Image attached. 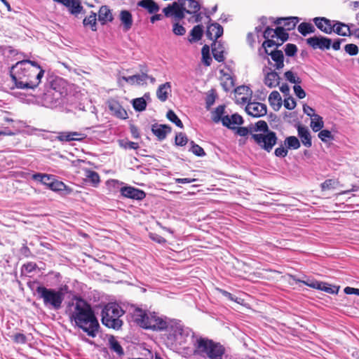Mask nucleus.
I'll use <instances>...</instances> for the list:
<instances>
[{
	"instance_id": "1",
	"label": "nucleus",
	"mask_w": 359,
	"mask_h": 359,
	"mask_svg": "<svg viewBox=\"0 0 359 359\" xmlns=\"http://www.w3.org/2000/svg\"><path fill=\"white\" fill-rule=\"evenodd\" d=\"M72 323L81 329L90 337H95L99 332L100 324L91 306L84 299L75 297L67 307Z\"/></svg>"
},
{
	"instance_id": "2",
	"label": "nucleus",
	"mask_w": 359,
	"mask_h": 359,
	"mask_svg": "<svg viewBox=\"0 0 359 359\" xmlns=\"http://www.w3.org/2000/svg\"><path fill=\"white\" fill-rule=\"evenodd\" d=\"M10 74L18 88L34 89L41 83L44 70L34 61L22 60L11 68Z\"/></svg>"
},
{
	"instance_id": "3",
	"label": "nucleus",
	"mask_w": 359,
	"mask_h": 359,
	"mask_svg": "<svg viewBox=\"0 0 359 359\" xmlns=\"http://www.w3.org/2000/svg\"><path fill=\"white\" fill-rule=\"evenodd\" d=\"M194 354L203 359H226V348L219 342L198 337L194 341Z\"/></svg>"
},
{
	"instance_id": "4",
	"label": "nucleus",
	"mask_w": 359,
	"mask_h": 359,
	"mask_svg": "<svg viewBox=\"0 0 359 359\" xmlns=\"http://www.w3.org/2000/svg\"><path fill=\"white\" fill-rule=\"evenodd\" d=\"M169 318L156 312L143 310L136 306V325L144 330L162 332L168 330Z\"/></svg>"
},
{
	"instance_id": "5",
	"label": "nucleus",
	"mask_w": 359,
	"mask_h": 359,
	"mask_svg": "<svg viewBox=\"0 0 359 359\" xmlns=\"http://www.w3.org/2000/svg\"><path fill=\"white\" fill-rule=\"evenodd\" d=\"M201 0H177L163 9L165 17H173L180 21L184 18L185 13L195 14L201 9Z\"/></svg>"
},
{
	"instance_id": "6",
	"label": "nucleus",
	"mask_w": 359,
	"mask_h": 359,
	"mask_svg": "<svg viewBox=\"0 0 359 359\" xmlns=\"http://www.w3.org/2000/svg\"><path fill=\"white\" fill-rule=\"evenodd\" d=\"M124 314L122 308L115 302L106 304L101 313L102 323L109 328L118 330L123 324L120 318Z\"/></svg>"
},
{
	"instance_id": "7",
	"label": "nucleus",
	"mask_w": 359,
	"mask_h": 359,
	"mask_svg": "<svg viewBox=\"0 0 359 359\" xmlns=\"http://www.w3.org/2000/svg\"><path fill=\"white\" fill-rule=\"evenodd\" d=\"M39 297L43 299V305L50 309L58 310L64 300V294L60 290L39 286L36 290Z\"/></svg>"
},
{
	"instance_id": "8",
	"label": "nucleus",
	"mask_w": 359,
	"mask_h": 359,
	"mask_svg": "<svg viewBox=\"0 0 359 359\" xmlns=\"http://www.w3.org/2000/svg\"><path fill=\"white\" fill-rule=\"evenodd\" d=\"M169 325L166 331L170 332L175 341H178L180 344H185L189 339H191L192 345L194 346V341L196 337L194 332L189 327H184L180 323V322L176 321L175 320L170 319Z\"/></svg>"
},
{
	"instance_id": "9",
	"label": "nucleus",
	"mask_w": 359,
	"mask_h": 359,
	"mask_svg": "<svg viewBox=\"0 0 359 359\" xmlns=\"http://www.w3.org/2000/svg\"><path fill=\"white\" fill-rule=\"evenodd\" d=\"M252 138L260 147L261 149L270 152L276 144L278 137L273 131H268L267 133L252 134Z\"/></svg>"
},
{
	"instance_id": "10",
	"label": "nucleus",
	"mask_w": 359,
	"mask_h": 359,
	"mask_svg": "<svg viewBox=\"0 0 359 359\" xmlns=\"http://www.w3.org/2000/svg\"><path fill=\"white\" fill-rule=\"evenodd\" d=\"M306 43L313 49L321 50H329L332 45V40L323 36H314L306 39Z\"/></svg>"
},
{
	"instance_id": "11",
	"label": "nucleus",
	"mask_w": 359,
	"mask_h": 359,
	"mask_svg": "<svg viewBox=\"0 0 359 359\" xmlns=\"http://www.w3.org/2000/svg\"><path fill=\"white\" fill-rule=\"evenodd\" d=\"M54 2L61 4L66 7L70 14L78 17L81 13H84L83 7L81 4L80 0H53Z\"/></svg>"
},
{
	"instance_id": "12",
	"label": "nucleus",
	"mask_w": 359,
	"mask_h": 359,
	"mask_svg": "<svg viewBox=\"0 0 359 359\" xmlns=\"http://www.w3.org/2000/svg\"><path fill=\"white\" fill-rule=\"evenodd\" d=\"M245 111L253 117H260L266 114L267 107L260 102H250L245 107Z\"/></svg>"
},
{
	"instance_id": "13",
	"label": "nucleus",
	"mask_w": 359,
	"mask_h": 359,
	"mask_svg": "<svg viewBox=\"0 0 359 359\" xmlns=\"http://www.w3.org/2000/svg\"><path fill=\"white\" fill-rule=\"evenodd\" d=\"M42 102L46 107L53 108L60 104V94L55 90H49L43 95Z\"/></svg>"
},
{
	"instance_id": "14",
	"label": "nucleus",
	"mask_w": 359,
	"mask_h": 359,
	"mask_svg": "<svg viewBox=\"0 0 359 359\" xmlns=\"http://www.w3.org/2000/svg\"><path fill=\"white\" fill-rule=\"evenodd\" d=\"M111 113L117 118L126 119L128 117L127 111L121 106L119 102L114 99L107 102Z\"/></svg>"
},
{
	"instance_id": "15",
	"label": "nucleus",
	"mask_w": 359,
	"mask_h": 359,
	"mask_svg": "<svg viewBox=\"0 0 359 359\" xmlns=\"http://www.w3.org/2000/svg\"><path fill=\"white\" fill-rule=\"evenodd\" d=\"M316 26L323 32L330 34L334 30L332 21L325 17H316L313 19Z\"/></svg>"
},
{
	"instance_id": "16",
	"label": "nucleus",
	"mask_w": 359,
	"mask_h": 359,
	"mask_svg": "<svg viewBox=\"0 0 359 359\" xmlns=\"http://www.w3.org/2000/svg\"><path fill=\"white\" fill-rule=\"evenodd\" d=\"M298 136L303 145L307 148L312 146L311 135L307 127L298 124L297 126Z\"/></svg>"
},
{
	"instance_id": "17",
	"label": "nucleus",
	"mask_w": 359,
	"mask_h": 359,
	"mask_svg": "<svg viewBox=\"0 0 359 359\" xmlns=\"http://www.w3.org/2000/svg\"><path fill=\"white\" fill-rule=\"evenodd\" d=\"M243 117L238 114H233L231 116L226 115L222 119V125L229 129L235 130V125H242L243 123Z\"/></svg>"
},
{
	"instance_id": "18",
	"label": "nucleus",
	"mask_w": 359,
	"mask_h": 359,
	"mask_svg": "<svg viewBox=\"0 0 359 359\" xmlns=\"http://www.w3.org/2000/svg\"><path fill=\"white\" fill-rule=\"evenodd\" d=\"M171 127L165 124L155 123L151 126L152 133L160 141L165 140L167 135L171 133Z\"/></svg>"
},
{
	"instance_id": "19",
	"label": "nucleus",
	"mask_w": 359,
	"mask_h": 359,
	"mask_svg": "<svg viewBox=\"0 0 359 359\" xmlns=\"http://www.w3.org/2000/svg\"><path fill=\"white\" fill-rule=\"evenodd\" d=\"M223 32L222 26L217 22H213L208 26L206 36L209 39L216 41L218 38L222 36Z\"/></svg>"
},
{
	"instance_id": "20",
	"label": "nucleus",
	"mask_w": 359,
	"mask_h": 359,
	"mask_svg": "<svg viewBox=\"0 0 359 359\" xmlns=\"http://www.w3.org/2000/svg\"><path fill=\"white\" fill-rule=\"evenodd\" d=\"M140 72L136 74V84L144 86L147 83V80H149L151 83L156 82V79L154 76H149L148 72V68L144 65H140Z\"/></svg>"
},
{
	"instance_id": "21",
	"label": "nucleus",
	"mask_w": 359,
	"mask_h": 359,
	"mask_svg": "<svg viewBox=\"0 0 359 359\" xmlns=\"http://www.w3.org/2000/svg\"><path fill=\"white\" fill-rule=\"evenodd\" d=\"M298 17H288V18H279L275 21L277 25L283 23V27L285 31H291L294 29L296 25L299 22Z\"/></svg>"
},
{
	"instance_id": "22",
	"label": "nucleus",
	"mask_w": 359,
	"mask_h": 359,
	"mask_svg": "<svg viewBox=\"0 0 359 359\" xmlns=\"http://www.w3.org/2000/svg\"><path fill=\"white\" fill-rule=\"evenodd\" d=\"M85 137L84 134L78 132H62L57 137L62 142L79 141Z\"/></svg>"
},
{
	"instance_id": "23",
	"label": "nucleus",
	"mask_w": 359,
	"mask_h": 359,
	"mask_svg": "<svg viewBox=\"0 0 359 359\" xmlns=\"http://www.w3.org/2000/svg\"><path fill=\"white\" fill-rule=\"evenodd\" d=\"M171 93V84L170 82H165L158 86L156 90V97L161 102H165L169 95Z\"/></svg>"
},
{
	"instance_id": "24",
	"label": "nucleus",
	"mask_w": 359,
	"mask_h": 359,
	"mask_svg": "<svg viewBox=\"0 0 359 359\" xmlns=\"http://www.w3.org/2000/svg\"><path fill=\"white\" fill-rule=\"evenodd\" d=\"M224 48L219 41H214L212 44V53L215 60L219 62L224 60Z\"/></svg>"
},
{
	"instance_id": "25",
	"label": "nucleus",
	"mask_w": 359,
	"mask_h": 359,
	"mask_svg": "<svg viewBox=\"0 0 359 359\" xmlns=\"http://www.w3.org/2000/svg\"><path fill=\"white\" fill-rule=\"evenodd\" d=\"M269 55L271 56L273 61L275 62L274 67L276 69H280L284 67V55L280 50H274L269 52Z\"/></svg>"
},
{
	"instance_id": "26",
	"label": "nucleus",
	"mask_w": 359,
	"mask_h": 359,
	"mask_svg": "<svg viewBox=\"0 0 359 359\" xmlns=\"http://www.w3.org/2000/svg\"><path fill=\"white\" fill-rule=\"evenodd\" d=\"M334 22V24L332 25V26L334 27V32L342 36L351 35V31L350 29V27L348 25L339 21Z\"/></svg>"
},
{
	"instance_id": "27",
	"label": "nucleus",
	"mask_w": 359,
	"mask_h": 359,
	"mask_svg": "<svg viewBox=\"0 0 359 359\" xmlns=\"http://www.w3.org/2000/svg\"><path fill=\"white\" fill-rule=\"evenodd\" d=\"M137 4L151 14L157 13L160 9L159 6L154 0H141Z\"/></svg>"
},
{
	"instance_id": "28",
	"label": "nucleus",
	"mask_w": 359,
	"mask_h": 359,
	"mask_svg": "<svg viewBox=\"0 0 359 359\" xmlns=\"http://www.w3.org/2000/svg\"><path fill=\"white\" fill-rule=\"evenodd\" d=\"M280 76L275 71L268 72L264 79V83L269 88L276 87L280 83Z\"/></svg>"
},
{
	"instance_id": "29",
	"label": "nucleus",
	"mask_w": 359,
	"mask_h": 359,
	"mask_svg": "<svg viewBox=\"0 0 359 359\" xmlns=\"http://www.w3.org/2000/svg\"><path fill=\"white\" fill-rule=\"evenodd\" d=\"M120 20L124 31L129 30L133 25L132 14L128 11H122L120 13Z\"/></svg>"
},
{
	"instance_id": "30",
	"label": "nucleus",
	"mask_w": 359,
	"mask_h": 359,
	"mask_svg": "<svg viewBox=\"0 0 359 359\" xmlns=\"http://www.w3.org/2000/svg\"><path fill=\"white\" fill-rule=\"evenodd\" d=\"M269 102L271 107L278 111L282 106V98L280 93L276 91H272L269 96Z\"/></svg>"
},
{
	"instance_id": "31",
	"label": "nucleus",
	"mask_w": 359,
	"mask_h": 359,
	"mask_svg": "<svg viewBox=\"0 0 359 359\" xmlns=\"http://www.w3.org/2000/svg\"><path fill=\"white\" fill-rule=\"evenodd\" d=\"M311 288L318 289L322 291H325L329 294H337L339 287L337 286H332L325 283L318 282V283L311 285Z\"/></svg>"
},
{
	"instance_id": "32",
	"label": "nucleus",
	"mask_w": 359,
	"mask_h": 359,
	"mask_svg": "<svg viewBox=\"0 0 359 359\" xmlns=\"http://www.w3.org/2000/svg\"><path fill=\"white\" fill-rule=\"evenodd\" d=\"M189 34L191 38L188 40L191 43L201 40L203 34V26L202 25L194 26Z\"/></svg>"
},
{
	"instance_id": "33",
	"label": "nucleus",
	"mask_w": 359,
	"mask_h": 359,
	"mask_svg": "<svg viewBox=\"0 0 359 359\" xmlns=\"http://www.w3.org/2000/svg\"><path fill=\"white\" fill-rule=\"evenodd\" d=\"M98 20L102 24H104L107 21L112 20V14L107 6H102L100 7L98 12Z\"/></svg>"
},
{
	"instance_id": "34",
	"label": "nucleus",
	"mask_w": 359,
	"mask_h": 359,
	"mask_svg": "<svg viewBox=\"0 0 359 359\" xmlns=\"http://www.w3.org/2000/svg\"><path fill=\"white\" fill-rule=\"evenodd\" d=\"M324 126L323 118L318 114H315L311 118V127L314 132L320 130Z\"/></svg>"
},
{
	"instance_id": "35",
	"label": "nucleus",
	"mask_w": 359,
	"mask_h": 359,
	"mask_svg": "<svg viewBox=\"0 0 359 359\" xmlns=\"http://www.w3.org/2000/svg\"><path fill=\"white\" fill-rule=\"evenodd\" d=\"M109 348L116 353L118 355L123 354V350L120 345L119 342L115 339L114 336H111L109 338Z\"/></svg>"
},
{
	"instance_id": "36",
	"label": "nucleus",
	"mask_w": 359,
	"mask_h": 359,
	"mask_svg": "<svg viewBox=\"0 0 359 359\" xmlns=\"http://www.w3.org/2000/svg\"><path fill=\"white\" fill-rule=\"evenodd\" d=\"M225 110L224 105H219L215 111L212 112V119L215 123H222V119L224 118V114Z\"/></svg>"
},
{
	"instance_id": "37",
	"label": "nucleus",
	"mask_w": 359,
	"mask_h": 359,
	"mask_svg": "<svg viewBox=\"0 0 359 359\" xmlns=\"http://www.w3.org/2000/svg\"><path fill=\"white\" fill-rule=\"evenodd\" d=\"M297 29L299 32L303 36H306L307 34L313 33L316 31L314 26L309 22H302L298 26Z\"/></svg>"
},
{
	"instance_id": "38",
	"label": "nucleus",
	"mask_w": 359,
	"mask_h": 359,
	"mask_svg": "<svg viewBox=\"0 0 359 359\" xmlns=\"http://www.w3.org/2000/svg\"><path fill=\"white\" fill-rule=\"evenodd\" d=\"M284 142L287 149H297L301 146L299 140L295 136H289L286 137Z\"/></svg>"
},
{
	"instance_id": "39",
	"label": "nucleus",
	"mask_w": 359,
	"mask_h": 359,
	"mask_svg": "<svg viewBox=\"0 0 359 359\" xmlns=\"http://www.w3.org/2000/svg\"><path fill=\"white\" fill-rule=\"evenodd\" d=\"M282 45V43H277L275 41L270 39H266V40L263 42L262 48L259 49V55H262V50L265 54H269L268 48L273 47L276 46L277 48Z\"/></svg>"
},
{
	"instance_id": "40",
	"label": "nucleus",
	"mask_w": 359,
	"mask_h": 359,
	"mask_svg": "<svg viewBox=\"0 0 359 359\" xmlns=\"http://www.w3.org/2000/svg\"><path fill=\"white\" fill-rule=\"evenodd\" d=\"M96 13L91 12L90 15L86 17L83 20V24L85 27H90L92 30H96Z\"/></svg>"
},
{
	"instance_id": "41",
	"label": "nucleus",
	"mask_w": 359,
	"mask_h": 359,
	"mask_svg": "<svg viewBox=\"0 0 359 359\" xmlns=\"http://www.w3.org/2000/svg\"><path fill=\"white\" fill-rule=\"evenodd\" d=\"M339 184V182L338 180L328 179L320 184V187L322 191L330 190L337 188Z\"/></svg>"
},
{
	"instance_id": "42",
	"label": "nucleus",
	"mask_w": 359,
	"mask_h": 359,
	"mask_svg": "<svg viewBox=\"0 0 359 359\" xmlns=\"http://www.w3.org/2000/svg\"><path fill=\"white\" fill-rule=\"evenodd\" d=\"M167 118L171 122L174 123L177 127L182 128L183 123L181 120L178 118V116L175 114V113L170 109L166 114Z\"/></svg>"
},
{
	"instance_id": "43",
	"label": "nucleus",
	"mask_w": 359,
	"mask_h": 359,
	"mask_svg": "<svg viewBox=\"0 0 359 359\" xmlns=\"http://www.w3.org/2000/svg\"><path fill=\"white\" fill-rule=\"evenodd\" d=\"M190 144L191 148L189 149V151H191L194 154L199 157L205 156L204 149L198 144H196L194 141H191Z\"/></svg>"
},
{
	"instance_id": "44",
	"label": "nucleus",
	"mask_w": 359,
	"mask_h": 359,
	"mask_svg": "<svg viewBox=\"0 0 359 359\" xmlns=\"http://www.w3.org/2000/svg\"><path fill=\"white\" fill-rule=\"evenodd\" d=\"M86 177L95 186L100 182L98 173L93 170H87Z\"/></svg>"
},
{
	"instance_id": "45",
	"label": "nucleus",
	"mask_w": 359,
	"mask_h": 359,
	"mask_svg": "<svg viewBox=\"0 0 359 359\" xmlns=\"http://www.w3.org/2000/svg\"><path fill=\"white\" fill-rule=\"evenodd\" d=\"M65 188L66 185L62 182L55 180V177L49 185V189L55 191H62L65 189Z\"/></svg>"
},
{
	"instance_id": "46",
	"label": "nucleus",
	"mask_w": 359,
	"mask_h": 359,
	"mask_svg": "<svg viewBox=\"0 0 359 359\" xmlns=\"http://www.w3.org/2000/svg\"><path fill=\"white\" fill-rule=\"evenodd\" d=\"M276 37L281 41V43L287 41L289 38V34L286 32L284 27H276Z\"/></svg>"
},
{
	"instance_id": "47",
	"label": "nucleus",
	"mask_w": 359,
	"mask_h": 359,
	"mask_svg": "<svg viewBox=\"0 0 359 359\" xmlns=\"http://www.w3.org/2000/svg\"><path fill=\"white\" fill-rule=\"evenodd\" d=\"M215 98L216 95L215 94V90H210L205 97V107L208 110L210 109L211 106L214 104L215 102Z\"/></svg>"
},
{
	"instance_id": "48",
	"label": "nucleus",
	"mask_w": 359,
	"mask_h": 359,
	"mask_svg": "<svg viewBox=\"0 0 359 359\" xmlns=\"http://www.w3.org/2000/svg\"><path fill=\"white\" fill-rule=\"evenodd\" d=\"M284 76L285 79L292 83L299 84L302 82L301 79L295 76L292 71L285 72Z\"/></svg>"
},
{
	"instance_id": "49",
	"label": "nucleus",
	"mask_w": 359,
	"mask_h": 359,
	"mask_svg": "<svg viewBox=\"0 0 359 359\" xmlns=\"http://www.w3.org/2000/svg\"><path fill=\"white\" fill-rule=\"evenodd\" d=\"M285 55L289 57H293L297 54V47L295 44L287 43L284 48Z\"/></svg>"
},
{
	"instance_id": "50",
	"label": "nucleus",
	"mask_w": 359,
	"mask_h": 359,
	"mask_svg": "<svg viewBox=\"0 0 359 359\" xmlns=\"http://www.w3.org/2000/svg\"><path fill=\"white\" fill-rule=\"evenodd\" d=\"M188 142V138L184 133H179L175 136V144L177 146H184Z\"/></svg>"
},
{
	"instance_id": "51",
	"label": "nucleus",
	"mask_w": 359,
	"mask_h": 359,
	"mask_svg": "<svg viewBox=\"0 0 359 359\" xmlns=\"http://www.w3.org/2000/svg\"><path fill=\"white\" fill-rule=\"evenodd\" d=\"M318 136L321 140V141L325 142H327L328 140H332L334 139L332 133L328 130H320Z\"/></svg>"
},
{
	"instance_id": "52",
	"label": "nucleus",
	"mask_w": 359,
	"mask_h": 359,
	"mask_svg": "<svg viewBox=\"0 0 359 359\" xmlns=\"http://www.w3.org/2000/svg\"><path fill=\"white\" fill-rule=\"evenodd\" d=\"M121 194L128 198H135V188L132 187H123L121 189Z\"/></svg>"
},
{
	"instance_id": "53",
	"label": "nucleus",
	"mask_w": 359,
	"mask_h": 359,
	"mask_svg": "<svg viewBox=\"0 0 359 359\" xmlns=\"http://www.w3.org/2000/svg\"><path fill=\"white\" fill-rule=\"evenodd\" d=\"M344 50L349 55L354 56L358 53V47L353 43H348L344 46Z\"/></svg>"
},
{
	"instance_id": "54",
	"label": "nucleus",
	"mask_w": 359,
	"mask_h": 359,
	"mask_svg": "<svg viewBox=\"0 0 359 359\" xmlns=\"http://www.w3.org/2000/svg\"><path fill=\"white\" fill-rule=\"evenodd\" d=\"M285 97L284 107L290 110L294 109L297 105L294 99L290 95Z\"/></svg>"
},
{
	"instance_id": "55",
	"label": "nucleus",
	"mask_w": 359,
	"mask_h": 359,
	"mask_svg": "<svg viewBox=\"0 0 359 359\" xmlns=\"http://www.w3.org/2000/svg\"><path fill=\"white\" fill-rule=\"evenodd\" d=\"M255 131H261L264 133H267L268 131H271L269 130L268 125L266 121H259L255 123Z\"/></svg>"
},
{
	"instance_id": "56",
	"label": "nucleus",
	"mask_w": 359,
	"mask_h": 359,
	"mask_svg": "<svg viewBox=\"0 0 359 359\" xmlns=\"http://www.w3.org/2000/svg\"><path fill=\"white\" fill-rule=\"evenodd\" d=\"M172 32L177 36H183L186 33V29L182 25L176 22L173 25Z\"/></svg>"
},
{
	"instance_id": "57",
	"label": "nucleus",
	"mask_w": 359,
	"mask_h": 359,
	"mask_svg": "<svg viewBox=\"0 0 359 359\" xmlns=\"http://www.w3.org/2000/svg\"><path fill=\"white\" fill-rule=\"evenodd\" d=\"M147 107V102L142 98H136V111H142L145 110Z\"/></svg>"
},
{
	"instance_id": "58",
	"label": "nucleus",
	"mask_w": 359,
	"mask_h": 359,
	"mask_svg": "<svg viewBox=\"0 0 359 359\" xmlns=\"http://www.w3.org/2000/svg\"><path fill=\"white\" fill-rule=\"evenodd\" d=\"M217 291L219 293H220L221 294H222L224 297H225L226 299H228L229 300H230L231 302H238V299L236 297H235V296L233 295L232 294H231L230 292H229L223 289H221V288H217Z\"/></svg>"
},
{
	"instance_id": "59",
	"label": "nucleus",
	"mask_w": 359,
	"mask_h": 359,
	"mask_svg": "<svg viewBox=\"0 0 359 359\" xmlns=\"http://www.w3.org/2000/svg\"><path fill=\"white\" fill-rule=\"evenodd\" d=\"M288 151L281 144L280 147L275 149L274 154L277 157H285L287 155Z\"/></svg>"
},
{
	"instance_id": "60",
	"label": "nucleus",
	"mask_w": 359,
	"mask_h": 359,
	"mask_svg": "<svg viewBox=\"0 0 359 359\" xmlns=\"http://www.w3.org/2000/svg\"><path fill=\"white\" fill-rule=\"evenodd\" d=\"M276 34V28L272 29L271 27H266V29L264 30L263 33V36L264 39H269V38H275Z\"/></svg>"
},
{
	"instance_id": "61",
	"label": "nucleus",
	"mask_w": 359,
	"mask_h": 359,
	"mask_svg": "<svg viewBox=\"0 0 359 359\" xmlns=\"http://www.w3.org/2000/svg\"><path fill=\"white\" fill-rule=\"evenodd\" d=\"M293 90L296 96L298 97L299 99H303L306 97V93L300 86H294Z\"/></svg>"
},
{
	"instance_id": "62",
	"label": "nucleus",
	"mask_w": 359,
	"mask_h": 359,
	"mask_svg": "<svg viewBox=\"0 0 359 359\" xmlns=\"http://www.w3.org/2000/svg\"><path fill=\"white\" fill-rule=\"evenodd\" d=\"M13 340L18 344H25L26 343V337L23 334L17 333L13 335Z\"/></svg>"
},
{
	"instance_id": "63",
	"label": "nucleus",
	"mask_w": 359,
	"mask_h": 359,
	"mask_svg": "<svg viewBox=\"0 0 359 359\" xmlns=\"http://www.w3.org/2000/svg\"><path fill=\"white\" fill-rule=\"evenodd\" d=\"M54 177L53 175L43 174L41 183L49 188V185L51 181L54 180Z\"/></svg>"
},
{
	"instance_id": "64",
	"label": "nucleus",
	"mask_w": 359,
	"mask_h": 359,
	"mask_svg": "<svg viewBox=\"0 0 359 359\" xmlns=\"http://www.w3.org/2000/svg\"><path fill=\"white\" fill-rule=\"evenodd\" d=\"M236 134L241 137H245L249 133V130L246 127H236Z\"/></svg>"
}]
</instances>
